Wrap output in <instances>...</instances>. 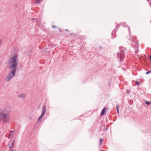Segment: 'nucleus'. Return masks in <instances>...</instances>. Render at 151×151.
<instances>
[{"instance_id": "1", "label": "nucleus", "mask_w": 151, "mask_h": 151, "mask_svg": "<svg viewBox=\"0 0 151 151\" xmlns=\"http://www.w3.org/2000/svg\"><path fill=\"white\" fill-rule=\"evenodd\" d=\"M18 63V55L16 53L14 56L9 59L6 64L7 68L9 69L16 70Z\"/></svg>"}, {"instance_id": "2", "label": "nucleus", "mask_w": 151, "mask_h": 151, "mask_svg": "<svg viewBox=\"0 0 151 151\" xmlns=\"http://www.w3.org/2000/svg\"><path fill=\"white\" fill-rule=\"evenodd\" d=\"M10 110L8 108H5L3 111H0V122L2 120L3 123H6L9 120Z\"/></svg>"}, {"instance_id": "3", "label": "nucleus", "mask_w": 151, "mask_h": 151, "mask_svg": "<svg viewBox=\"0 0 151 151\" xmlns=\"http://www.w3.org/2000/svg\"><path fill=\"white\" fill-rule=\"evenodd\" d=\"M16 72V70L14 69H12L5 78V80L7 82L10 81L15 76Z\"/></svg>"}, {"instance_id": "4", "label": "nucleus", "mask_w": 151, "mask_h": 151, "mask_svg": "<svg viewBox=\"0 0 151 151\" xmlns=\"http://www.w3.org/2000/svg\"><path fill=\"white\" fill-rule=\"evenodd\" d=\"M134 38H132L130 39V40L132 42V45L133 47H134L135 49V53L136 55L138 52L139 45L137 42L134 40Z\"/></svg>"}, {"instance_id": "5", "label": "nucleus", "mask_w": 151, "mask_h": 151, "mask_svg": "<svg viewBox=\"0 0 151 151\" xmlns=\"http://www.w3.org/2000/svg\"><path fill=\"white\" fill-rule=\"evenodd\" d=\"M118 56V58L119 59L120 61H122V59L124 57V51L122 50L120 52H118L117 53Z\"/></svg>"}, {"instance_id": "6", "label": "nucleus", "mask_w": 151, "mask_h": 151, "mask_svg": "<svg viewBox=\"0 0 151 151\" xmlns=\"http://www.w3.org/2000/svg\"><path fill=\"white\" fill-rule=\"evenodd\" d=\"M14 140H13L12 141L10 140L9 143V148L10 149H11L14 146Z\"/></svg>"}, {"instance_id": "7", "label": "nucleus", "mask_w": 151, "mask_h": 151, "mask_svg": "<svg viewBox=\"0 0 151 151\" xmlns=\"http://www.w3.org/2000/svg\"><path fill=\"white\" fill-rule=\"evenodd\" d=\"M45 111H46L45 106V105H44L42 107L41 114H43V115H44V114H45Z\"/></svg>"}, {"instance_id": "8", "label": "nucleus", "mask_w": 151, "mask_h": 151, "mask_svg": "<svg viewBox=\"0 0 151 151\" xmlns=\"http://www.w3.org/2000/svg\"><path fill=\"white\" fill-rule=\"evenodd\" d=\"M18 96L19 98H21L24 99L26 96V94L25 93H22L19 94Z\"/></svg>"}, {"instance_id": "9", "label": "nucleus", "mask_w": 151, "mask_h": 151, "mask_svg": "<svg viewBox=\"0 0 151 151\" xmlns=\"http://www.w3.org/2000/svg\"><path fill=\"white\" fill-rule=\"evenodd\" d=\"M36 2L35 3L36 4H40L41 3L42 0H35Z\"/></svg>"}, {"instance_id": "10", "label": "nucleus", "mask_w": 151, "mask_h": 151, "mask_svg": "<svg viewBox=\"0 0 151 151\" xmlns=\"http://www.w3.org/2000/svg\"><path fill=\"white\" fill-rule=\"evenodd\" d=\"M106 108H104L102 110V111L101 113V115H103V114H104V113L105 112V110Z\"/></svg>"}, {"instance_id": "11", "label": "nucleus", "mask_w": 151, "mask_h": 151, "mask_svg": "<svg viewBox=\"0 0 151 151\" xmlns=\"http://www.w3.org/2000/svg\"><path fill=\"white\" fill-rule=\"evenodd\" d=\"M102 141H103V139H99V145H101Z\"/></svg>"}, {"instance_id": "12", "label": "nucleus", "mask_w": 151, "mask_h": 151, "mask_svg": "<svg viewBox=\"0 0 151 151\" xmlns=\"http://www.w3.org/2000/svg\"><path fill=\"white\" fill-rule=\"evenodd\" d=\"M14 131V130L13 131H11L10 132V134H9L10 136H12L13 135Z\"/></svg>"}, {"instance_id": "13", "label": "nucleus", "mask_w": 151, "mask_h": 151, "mask_svg": "<svg viewBox=\"0 0 151 151\" xmlns=\"http://www.w3.org/2000/svg\"><path fill=\"white\" fill-rule=\"evenodd\" d=\"M119 104H117L116 105V108L117 111L119 110Z\"/></svg>"}, {"instance_id": "14", "label": "nucleus", "mask_w": 151, "mask_h": 151, "mask_svg": "<svg viewBox=\"0 0 151 151\" xmlns=\"http://www.w3.org/2000/svg\"><path fill=\"white\" fill-rule=\"evenodd\" d=\"M128 31H129V36H131V35H130V28H129V27H128Z\"/></svg>"}, {"instance_id": "15", "label": "nucleus", "mask_w": 151, "mask_h": 151, "mask_svg": "<svg viewBox=\"0 0 151 151\" xmlns=\"http://www.w3.org/2000/svg\"><path fill=\"white\" fill-rule=\"evenodd\" d=\"M135 83H136V85H139V84H140V83L139 82H138L137 81H136Z\"/></svg>"}, {"instance_id": "16", "label": "nucleus", "mask_w": 151, "mask_h": 151, "mask_svg": "<svg viewBox=\"0 0 151 151\" xmlns=\"http://www.w3.org/2000/svg\"><path fill=\"white\" fill-rule=\"evenodd\" d=\"M145 103L147 105H150V103L147 101H145Z\"/></svg>"}, {"instance_id": "17", "label": "nucleus", "mask_w": 151, "mask_h": 151, "mask_svg": "<svg viewBox=\"0 0 151 151\" xmlns=\"http://www.w3.org/2000/svg\"><path fill=\"white\" fill-rule=\"evenodd\" d=\"M149 73H151V70L149 71H148V72H147L146 73V74H148Z\"/></svg>"}, {"instance_id": "18", "label": "nucleus", "mask_w": 151, "mask_h": 151, "mask_svg": "<svg viewBox=\"0 0 151 151\" xmlns=\"http://www.w3.org/2000/svg\"><path fill=\"white\" fill-rule=\"evenodd\" d=\"M52 27L53 28H56V27L55 26L52 25Z\"/></svg>"}, {"instance_id": "19", "label": "nucleus", "mask_w": 151, "mask_h": 151, "mask_svg": "<svg viewBox=\"0 0 151 151\" xmlns=\"http://www.w3.org/2000/svg\"><path fill=\"white\" fill-rule=\"evenodd\" d=\"M2 40H0V46L1 45L2 43Z\"/></svg>"}, {"instance_id": "20", "label": "nucleus", "mask_w": 151, "mask_h": 151, "mask_svg": "<svg viewBox=\"0 0 151 151\" xmlns=\"http://www.w3.org/2000/svg\"><path fill=\"white\" fill-rule=\"evenodd\" d=\"M41 118L40 117V116L39 117L37 120L38 122H39V121L41 119Z\"/></svg>"}, {"instance_id": "21", "label": "nucleus", "mask_w": 151, "mask_h": 151, "mask_svg": "<svg viewBox=\"0 0 151 151\" xmlns=\"http://www.w3.org/2000/svg\"><path fill=\"white\" fill-rule=\"evenodd\" d=\"M119 27V25L118 24H117L116 25V27H117V29H118V27Z\"/></svg>"}, {"instance_id": "22", "label": "nucleus", "mask_w": 151, "mask_h": 151, "mask_svg": "<svg viewBox=\"0 0 151 151\" xmlns=\"http://www.w3.org/2000/svg\"><path fill=\"white\" fill-rule=\"evenodd\" d=\"M44 115H43V114H41V115H40V117H41L42 118V117Z\"/></svg>"}, {"instance_id": "23", "label": "nucleus", "mask_w": 151, "mask_h": 151, "mask_svg": "<svg viewBox=\"0 0 151 151\" xmlns=\"http://www.w3.org/2000/svg\"><path fill=\"white\" fill-rule=\"evenodd\" d=\"M44 115H43V114H41V115H40V117H41L42 118V117Z\"/></svg>"}, {"instance_id": "24", "label": "nucleus", "mask_w": 151, "mask_h": 151, "mask_svg": "<svg viewBox=\"0 0 151 151\" xmlns=\"http://www.w3.org/2000/svg\"><path fill=\"white\" fill-rule=\"evenodd\" d=\"M44 115H43V114H41V115H40V117H41L42 118V117Z\"/></svg>"}, {"instance_id": "25", "label": "nucleus", "mask_w": 151, "mask_h": 151, "mask_svg": "<svg viewBox=\"0 0 151 151\" xmlns=\"http://www.w3.org/2000/svg\"><path fill=\"white\" fill-rule=\"evenodd\" d=\"M12 151H16V150H15V149H13V150H12Z\"/></svg>"}, {"instance_id": "26", "label": "nucleus", "mask_w": 151, "mask_h": 151, "mask_svg": "<svg viewBox=\"0 0 151 151\" xmlns=\"http://www.w3.org/2000/svg\"><path fill=\"white\" fill-rule=\"evenodd\" d=\"M127 93H129V91L128 90H127Z\"/></svg>"}, {"instance_id": "27", "label": "nucleus", "mask_w": 151, "mask_h": 151, "mask_svg": "<svg viewBox=\"0 0 151 151\" xmlns=\"http://www.w3.org/2000/svg\"><path fill=\"white\" fill-rule=\"evenodd\" d=\"M117 111V113H118V114H119V110Z\"/></svg>"}, {"instance_id": "28", "label": "nucleus", "mask_w": 151, "mask_h": 151, "mask_svg": "<svg viewBox=\"0 0 151 151\" xmlns=\"http://www.w3.org/2000/svg\"><path fill=\"white\" fill-rule=\"evenodd\" d=\"M59 30H60V32H62V31H61V29H59Z\"/></svg>"}, {"instance_id": "29", "label": "nucleus", "mask_w": 151, "mask_h": 151, "mask_svg": "<svg viewBox=\"0 0 151 151\" xmlns=\"http://www.w3.org/2000/svg\"><path fill=\"white\" fill-rule=\"evenodd\" d=\"M65 30H66V31H67V32L68 31V29H66Z\"/></svg>"}, {"instance_id": "30", "label": "nucleus", "mask_w": 151, "mask_h": 151, "mask_svg": "<svg viewBox=\"0 0 151 151\" xmlns=\"http://www.w3.org/2000/svg\"><path fill=\"white\" fill-rule=\"evenodd\" d=\"M114 34L113 33H112V34H111V35H112V36H113V35H114ZM114 35H115V34H114Z\"/></svg>"}, {"instance_id": "31", "label": "nucleus", "mask_w": 151, "mask_h": 151, "mask_svg": "<svg viewBox=\"0 0 151 151\" xmlns=\"http://www.w3.org/2000/svg\"><path fill=\"white\" fill-rule=\"evenodd\" d=\"M150 59L151 60V55L150 56Z\"/></svg>"}, {"instance_id": "32", "label": "nucleus", "mask_w": 151, "mask_h": 151, "mask_svg": "<svg viewBox=\"0 0 151 151\" xmlns=\"http://www.w3.org/2000/svg\"><path fill=\"white\" fill-rule=\"evenodd\" d=\"M39 106V108H40V106Z\"/></svg>"}, {"instance_id": "33", "label": "nucleus", "mask_w": 151, "mask_h": 151, "mask_svg": "<svg viewBox=\"0 0 151 151\" xmlns=\"http://www.w3.org/2000/svg\"><path fill=\"white\" fill-rule=\"evenodd\" d=\"M39 106V108H40V106Z\"/></svg>"}]
</instances>
